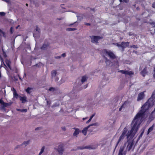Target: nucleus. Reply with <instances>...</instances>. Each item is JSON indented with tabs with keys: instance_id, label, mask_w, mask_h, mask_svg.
Masks as SVG:
<instances>
[{
	"instance_id": "f257e3e1",
	"label": "nucleus",
	"mask_w": 155,
	"mask_h": 155,
	"mask_svg": "<svg viewBox=\"0 0 155 155\" xmlns=\"http://www.w3.org/2000/svg\"><path fill=\"white\" fill-rule=\"evenodd\" d=\"M155 101V90L153 93L151 97L143 105L140 110L134 117L132 122V129L128 131L126 136L127 139H131L134 136L142 122L148 115V110L151 106L150 101Z\"/></svg>"
},
{
	"instance_id": "f03ea898",
	"label": "nucleus",
	"mask_w": 155,
	"mask_h": 155,
	"mask_svg": "<svg viewBox=\"0 0 155 155\" xmlns=\"http://www.w3.org/2000/svg\"><path fill=\"white\" fill-rule=\"evenodd\" d=\"M55 149L58 152L59 155H62L64 150V144L62 143L59 144Z\"/></svg>"
},
{
	"instance_id": "7ed1b4c3",
	"label": "nucleus",
	"mask_w": 155,
	"mask_h": 155,
	"mask_svg": "<svg viewBox=\"0 0 155 155\" xmlns=\"http://www.w3.org/2000/svg\"><path fill=\"white\" fill-rule=\"evenodd\" d=\"M103 52L105 55H108L111 59H114L116 58L115 55L110 51H107L105 49L103 51Z\"/></svg>"
},
{
	"instance_id": "20e7f679",
	"label": "nucleus",
	"mask_w": 155,
	"mask_h": 155,
	"mask_svg": "<svg viewBox=\"0 0 155 155\" xmlns=\"http://www.w3.org/2000/svg\"><path fill=\"white\" fill-rule=\"evenodd\" d=\"M127 130L126 127H125L124 128L123 132L121 135L120 137L119 138L118 141V142L117 144V145L121 141H122L124 139L125 136V134L127 131Z\"/></svg>"
},
{
	"instance_id": "39448f33",
	"label": "nucleus",
	"mask_w": 155,
	"mask_h": 155,
	"mask_svg": "<svg viewBox=\"0 0 155 155\" xmlns=\"http://www.w3.org/2000/svg\"><path fill=\"white\" fill-rule=\"evenodd\" d=\"M40 29L38 28L37 26H36V28L35 29L33 32V36L35 38H38L40 36Z\"/></svg>"
},
{
	"instance_id": "423d86ee",
	"label": "nucleus",
	"mask_w": 155,
	"mask_h": 155,
	"mask_svg": "<svg viewBox=\"0 0 155 155\" xmlns=\"http://www.w3.org/2000/svg\"><path fill=\"white\" fill-rule=\"evenodd\" d=\"M125 144H124L123 146L120 147L119 150L118 155H125L126 154V152L127 151L126 150L124 151Z\"/></svg>"
},
{
	"instance_id": "0eeeda50",
	"label": "nucleus",
	"mask_w": 155,
	"mask_h": 155,
	"mask_svg": "<svg viewBox=\"0 0 155 155\" xmlns=\"http://www.w3.org/2000/svg\"><path fill=\"white\" fill-rule=\"evenodd\" d=\"M127 143V145L126 149V151H129L132 148L133 146V143L128 141L127 143H125V145Z\"/></svg>"
},
{
	"instance_id": "6e6552de",
	"label": "nucleus",
	"mask_w": 155,
	"mask_h": 155,
	"mask_svg": "<svg viewBox=\"0 0 155 155\" xmlns=\"http://www.w3.org/2000/svg\"><path fill=\"white\" fill-rule=\"evenodd\" d=\"M144 92H141L138 94L137 99L138 101H139L143 99L144 96Z\"/></svg>"
},
{
	"instance_id": "1a4fd4ad",
	"label": "nucleus",
	"mask_w": 155,
	"mask_h": 155,
	"mask_svg": "<svg viewBox=\"0 0 155 155\" xmlns=\"http://www.w3.org/2000/svg\"><path fill=\"white\" fill-rule=\"evenodd\" d=\"M155 117V108L154 110L151 113L150 115L149 119L152 120Z\"/></svg>"
},
{
	"instance_id": "9d476101",
	"label": "nucleus",
	"mask_w": 155,
	"mask_h": 155,
	"mask_svg": "<svg viewBox=\"0 0 155 155\" xmlns=\"http://www.w3.org/2000/svg\"><path fill=\"white\" fill-rule=\"evenodd\" d=\"M155 117V108L154 110L151 113L150 115L149 119L152 120Z\"/></svg>"
},
{
	"instance_id": "9b49d317",
	"label": "nucleus",
	"mask_w": 155,
	"mask_h": 155,
	"mask_svg": "<svg viewBox=\"0 0 155 155\" xmlns=\"http://www.w3.org/2000/svg\"><path fill=\"white\" fill-rule=\"evenodd\" d=\"M129 45V43L128 42H122L121 44V47L124 49L126 47H128Z\"/></svg>"
},
{
	"instance_id": "f8f14e48",
	"label": "nucleus",
	"mask_w": 155,
	"mask_h": 155,
	"mask_svg": "<svg viewBox=\"0 0 155 155\" xmlns=\"http://www.w3.org/2000/svg\"><path fill=\"white\" fill-rule=\"evenodd\" d=\"M12 102H10L8 103H5L2 107V109H4L5 107H8L11 105L12 104Z\"/></svg>"
},
{
	"instance_id": "ddd939ff",
	"label": "nucleus",
	"mask_w": 155,
	"mask_h": 155,
	"mask_svg": "<svg viewBox=\"0 0 155 155\" xmlns=\"http://www.w3.org/2000/svg\"><path fill=\"white\" fill-rule=\"evenodd\" d=\"M19 97L20 100L21 101L22 103H25L27 101V98L26 97L24 96L22 97L21 96H20Z\"/></svg>"
},
{
	"instance_id": "4468645a",
	"label": "nucleus",
	"mask_w": 155,
	"mask_h": 155,
	"mask_svg": "<svg viewBox=\"0 0 155 155\" xmlns=\"http://www.w3.org/2000/svg\"><path fill=\"white\" fill-rule=\"evenodd\" d=\"M74 129H75V130L73 134V135L74 136H77L79 133L80 131L79 129L76 128H74Z\"/></svg>"
},
{
	"instance_id": "2eb2a0df",
	"label": "nucleus",
	"mask_w": 155,
	"mask_h": 155,
	"mask_svg": "<svg viewBox=\"0 0 155 155\" xmlns=\"http://www.w3.org/2000/svg\"><path fill=\"white\" fill-rule=\"evenodd\" d=\"M33 90V88H32L28 87L25 90V91L27 93L30 94L32 91Z\"/></svg>"
},
{
	"instance_id": "dca6fc26",
	"label": "nucleus",
	"mask_w": 155,
	"mask_h": 155,
	"mask_svg": "<svg viewBox=\"0 0 155 155\" xmlns=\"http://www.w3.org/2000/svg\"><path fill=\"white\" fill-rule=\"evenodd\" d=\"M89 128L88 126L84 128L82 131V133L84 135H86L87 134V131Z\"/></svg>"
},
{
	"instance_id": "f3484780",
	"label": "nucleus",
	"mask_w": 155,
	"mask_h": 155,
	"mask_svg": "<svg viewBox=\"0 0 155 155\" xmlns=\"http://www.w3.org/2000/svg\"><path fill=\"white\" fill-rule=\"evenodd\" d=\"M57 74V72L55 70H53L51 72V76L52 78H55L56 76V75Z\"/></svg>"
},
{
	"instance_id": "a211bd4d",
	"label": "nucleus",
	"mask_w": 155,
	"mask_h": 155,
	"mask_svg": "<svg viewBox=\"0 0 155 155\" xmlns=\"http://www.w3.org/2000/svg\"><path fill=\"white\" fill-rule=\"evenodd\" d=\"M87 80V78L85 76H83L82 77L81 79V82L80 84L81 85L84 82Z\"/></svg>"
},
{
	"instance_id": "6ab92c4d",
	"label": "nucleus",
	"mask_w": 155,
	"mask_h": 155,
	"mask_svg": "<svg viewBox=\"0 0 155 155\" xmlns=\"http://www.w3.org/2000/svg\"><path fill=\"white\" fill-rule=\"evenodd\" d=\"M141 74L143 76H145L147 73V69L145 68L141 72Z\"/></svg>"
},
{
	"instance_id": "aec40b11",
	"label": "nucleus",
	"mask_w": 155,
	"mask_h": 155,
	"mask_svg": "<svg viewBox=\"0 0 155 155\" xmlns=\"http://www.w3.org/2000/svg\"><path fill=\"white\" fill-rule=\"evenodd\" d=\"M5 37V33L1 30V31H0V39L2 38V37Z\"/></svg>"
},
{
	"instance_id": "412c9836",
	"label": "nucleus",
	"mask_w": 155,
	"mask_h": 155,
	"mask_svg": "<svg viewBox=\"0 0 155 155\" xmlns=\"http://www.w3.org/2000/svg\"><path fill=\"white\" fill-rule=\"evenodd\" d=\"M126 102H125L122 105L121 107L119 109V110L120 111H121L123 108L125 107H126Z\"/></svg>"
},
{
	"instance_id": "4be33fe9",
	"label": "nucleus",
	"mask_w": 155,
	"mask_h": 155,
	"mask_svg": "<svg viewBox=\"0 0 155 155\" xmlns=\"http://www.w3.org/2000/svg\"><path fill=\"white\" fill-rule=\"evenodd\" d=\"M45 147V146H43L41 149L40 151L38 154V155H41V154L44 152Z\"/></svg>"
},
{
	"instance_id": "5701e85b",
	"label": "nucleus",
	"mask_w": 155,
	"mask_h": 155,
	"mask_svg": "<svg viewBox=\"0 0 155 155\" xmlns=\"http://www.w3.org/2000/svg\"><path fill=\"white\" fill-rule=\"evenodd\" d=\"M16 110L17 111H21L22 112H26L27 111V110L26 109H17Z\"/></svg>"
},
{
	"instance_id": "b1692460",
	"label": "nucleus",
	"mask_w": 155,
	"mask_h": 155,
	"mask_svg": "<svg viewBox=\"0 0 155 155\" xmlns=\"http://www.w3.org/2000/svg\"><path fill=\"white\" fill-rule=\"evenodd\" d=\"M48 44H44L41 47V49L42 50H45L48 47Z\"/></svg>"
},
{
	"instance_id": "393cba45",
	"label": "nucleus",
	"mask_w": 155,
	"mask_h": 155,
	"mask_svg": "<svg viewBox=\"0 0 155 155\" xmlns=\"http://www.w3.org/2000/svg\"><path fill=\"white\" fill-rule=\"evenodd\" d=\"M7 65V66L10 68V64H11V62L10 61L8 60H6L5 61Z\"/></svg>"
},
{
	"instance_id": "a878e982",
	"label": "nucleus",
	"mask_w": 155,
	"mask_h": 155,
	"mask_svg": "<svg viewBox=\"0 0 155 155\" xmlns=\"http://www.w3.org/2000/svg\"><path fill=\"white\" fill-rule=\"evenodd\" d=\"M66 30L68 31H74L77 30V29L76 28H67Z\"/></svg>"
},
{
	"instance_id": "bb28decb",
	"label": "nucleus",
	"mask_w": 155,
	"mask_h": 155,
	"mask_svg": "<svg viewBox=\"0 0 155 155\" xmlns=\"http://www.w3.org/2000/svg\"><path fill=\"white\" fill-rule=\"evenodd\" d=\"M133 74H134V73L132 71H127L126 70V71L125 74H126V75H131Z\"/></svg>"
},
{
	"instance_id": "cd10ccee",
	"label": "nucleus",
	"mask_w": 155,
	"mask_h": 155,
	"mask_svg": "<svg viewBox=\"0 0 155 155\" xmlns=\"http://www.w3.org/2000/svg\"><path fill=\"white\" fill-rule=\"evenodd\" d=\"M91 39H101V37L99 36H90Z\"/></svg>"
},
{
	"instance_id": "c85d7f7f",
	"label": "nucleus",
	"mask_w": 155,
	"mask_h": 155,
	"mask_svg": "<svg viewBox=\"0 0 155 155\" xmlns=\"http://www.w3.org/2000/svg\"><path fill=\"white\" fill-rule=\"evenodd\" d=\"M14 91L13 92L14 97L17 98L18 96V94L17 93L16 91L14 88Z\"/></svg>"
},
{
	"instance_id": "c756f323",
	"label": "nucleus",
	"mask_w": 155,
	"mask_h": 155,
	"mask_svg": "<svg viewBox=\"0 0 155 155\" xmlns=\"http://www.w3.org/2000/svg\"><path fill=\"white\" fill-rule=\"evenodd\" d=\"M99 125V124L98 123L96 122L94 124H90L88 126V127H89L90 126H98Z\"/></svg>"
},
{
	"instance_id": "7c9ffc66",
	"label": "nucleus",
	"mask_w": 155,
	"mask_h": 155,
	"mask_svg": "<svg viewBox=\"0 0 155 155\" xmlns=\"http://www.w3.org/2000/svg\"><path fill=\"white\" fill-rule=\"evenodd\" d=\"M29 140L25 141L22 143L21 145H25V146H26L29 143Z\"/></svg>"
},
{
	"instance_id": "2f4dec72",
	"label": "nucleus",
	"mask_w": 155,
	"mask_h": 155,
	"mask_svg": "<svg viewBox=\"0 0 155 155\" xmlns=\"http://www.w3.org/2000/svg\"><path fill=\"white\" fill-rule=\"evenodd\" d=\"M94 115H95V114H92L91 115V116L90 117L89 120L86 122V123L88 124L89 122H90L91 120H92V118H93V117L94 116Z\"/></svg>"
},
{
	"instance_id": "473e14b6",
	"label": "nucleus",
	"mask_w": 155,
	"mask_h": 155,
	"mask_svg": "<svg viewBox=\"0 0 155 155\" xmlns=\"http://www.w3.org/2000/svg\"><path fill=\"white\" fill-rule=\"evenodd\" d=\"M153 129V126H152V127H150L149 128V129L148 130V134H149L150 132H151V131H152Z\"/></svg>"
},
{
	"instance_id": "72a5a7b5",
	"label": "nucleus",
	"mask_w": 155,
	"mask_h": 155,
	"mask_svg": "<svg viewBox=\"0 0 155 155\" xmlns=\"http://www.w3.org/2000/svg\"><path fill=\"white\" fill-rule=\"evenodd\" d=\"M98 39H91V42L93 43H97L98 41Z\"/></svg>"
},
{
	"instance_id": "f704fd0d",
	"label": "nucleus",
	"mask_w": 155,
	"mask_h": 155,
	"mask_svg": "<svg viewBox=\"0 0 155 155\" xmlns=\"http://www.w3.org/2000/svg\"><path fill=\"white\" fill-rule=\"evenodd\" d=\"M64 82V81L63 80L61 79L59 81V82L58 83L59 84V85H60V84H62Z\"/></svg>"
},
{
	"instance_id": "c9c22d12",
	"label": "nucleus",
	"mask_w": 155,
	"mask_h": 155,
	"mask_svg": "<svg viewBox=\"0 0 155 155\" xmlns=\"http://www.w3.org/2000/svg\"><path fill=\"white\" fill-rule=\"evenodd\" d=\"M55 88H54L53 87H50L49 89V91H55Z\"/></svg>"
},
{
	"instance_id": "e433bc0d",
	"label": "nucleus",
	"mask_w": 155,
	"mask_h": 155,
	"mask_svg": "<svg viewBox=\"0 0 155 155\" xmlns=\"http://www.w3.org/2000/svg\"><path fill=\"white\" fill-rule=\"evenodd\" d=\"M87 147H78L77 148V149H81L82 150L85 148H87Z\"/></svg>"
},
{
	"instance_id": "4c0bfd02",
	"label": "nucleus",
	"mask_w": 155,
	"mask_h": 155,
	"mask_svg": "<svg viewBox=\"0 0 155 155\" xmlns=\"http://www.w3.org/2000/svg\"><path fill=\"white\" fill-rule=\"evenodd\" d=\"M4 103V102L3 100L1 99L0 100V104H1V106L2 107Z\"/></svg>"
},
{
	"instance_id": "58836bf2",
	"label": "nucleus",
	"mask_w": 155,
	"mask_h": 155,
	"mask_svg": "<svg viewBox=\"0 0 155 155\" xmlns=\"http://www.w3.org/2000/svg\"><path fill=\"white\" fill-rule=\"evenodd\" d=\"M14 32V29L12 27L10 28V33L11 34H12Z\"/></svg>"
},
{
	"instance_id": "ea45409f",
	"label": "nucleus",
	"mask_w": 155,
	"mask_h": 155,
	"mask_svg": "<svg viewBox=\"0 0 155 155\" xmlns=\"http://www.w3.org/2000/svg\"><path fill=\"white\" fill-rule=\"evenodd\" d=\"M126 71V70H120V71H119V72H121L122 74H125Z\"/></svg>"
},
{
	"instance_id": "a19ab883",
	"label": "nucleus",
	"mask_w": 155,
	"mask_h": 155,
	"mask_svg": "<svg viewBox=\"0 0 155 155\" xmlns=\"http://www.w3.org/2000/svg\"><path fill=\"white\" fill-rule=\"evenodd\" d=\"M119 1L120 2H124L126 3H127L128 2V0H119Z\"/></svg>"
},
{
	"instance_id": "79ce46f5",
	"label": "nucleus",
	"mask_w": 155,
	"mask_h": 155,
	"mask_svg": "<svg viewBox=\"0 0 155 155\" xmlns=\"http://www.w3.org/2000/svg\"><path fill=\"white\" fill-rule=\"evenodd\" d=\"M5 14V13L4 12H0V15L1 16H4Z\"/></svg>"
},
{
	"instance_id": "37998d69",
	"label": "nucleus",
	"mask_w": 155,
	"mask_h": 155,
	"mask_svg": "<svg viewBox=\"0 0 155 155\" xmlns=\"http://www.w3.org/2000/svg\"><path fill=\"white\" fill-rule=\"evenodd\" d=\"M84 24L86 25H87V26H90L91 25V24L90 23H87V22H85L84 23Z\"/></svg>"
},
{
	"instance_id": "c03bdc74",
	"label": "nucleus",
	"mask_w": 155,
	"mask_h": 155,
	"mask_svg": "<svg viewBox=\"0 0 155 155\" xmlns=\"http://www.w3.org/2000/svg\"><path fill=\"white\" fill-rule=\"evenodd\" d=\"M114 44L115 45H116L118 47H121V45H120L118 43H116V44Z\"/></svg>"
},
{
	"instance_id": "a18cd8bd",
	"label": "nucleus",
	"mask_w": 155,
	"mask_h": 155,
	"mask_svg": "<svg viewBox=\"0 0 155 155\" xmlns=\"http://www.w3.org/2000/svg\"><path fill=\"white\" fill-rule=\"evenodd\" d=\"M61 129L64 131H65L66 130V128L65 127H62Z\"/></svg>"
},
{
	"instance_id": "49530a36",
	"label": "nucleus",
	"mask_w": 155,
	"mask_h": 155,
	"mask_svg": "<svg viewBox=\"0 0 155 155\" xmlns=\"http://www.w3.org/2000/svg\"><path fill=\"white\" fill-rule=\"evenodd\" d=\"M152 7H153V8H155V2H154L152 4Z\"/></svg>"
},
{
	"instance_id": "de8ad7c7",
	"label": "nucleus",
	"mask_w": 155,
	"mask_h": 155,
	"mask_svg": "<svg viewBox=\"0 0 155 155\" xmlns=\"http://www.w3.org/2000/svg\"><path fill=\"white\" fill-rule=\"evenodd\" d=\"M66 55L65 53H63L61 54V56L63 57H64L66 56Z\"/></svg>"
},
{
	"instance_id": "09e8293b",
	"label": "nucleus",
	"mask_w": 155,
	"mask_h": 155,
	"mask_svg": "<svg viewBox=\"0 0 155 155\" xmlns=\"http://www.w3.org/2000/svg\"><path fill=\"white\" fill-rule=\"evenodd\" d=\"M130 47H131V48L132 47V48H137V46H136V45H132V46H130Z\"/></svg>"
},
{
	"instance_id": "8fccbe9b",
	"label": "nucleus",
	"mask_w": 155,
	"mask_h": 155,
	"mask_svg": "<svg viewBox=\"0 0 155 155\" xmlns=\"http://www.w3.org/2000/svg\"><path fill=\"white\" fill-rule=\"evenodd\" d=\"M61 56H58L55 57V58L56 59H59V58H61Z\"/></svg>"
},
{
	"instance_id": "3c124183",
	"label": "nucleus",
	"mask_w": 155,
	"mask_h": 155,
	"mask_svg": "<svg viewBox=\"0 0 155 155\" xmlns=\"http://www.w3.org/2000/svg\"><path fill=\"white\" fill-rule=\"evenodd\" d=\"M3 53L4 56L5 57H6V54H5V52L3 50Z\"/></svg>"
},
{
	"instance_id": "603ef678",
	"label": "nucleus",
	"mask_w": 155,
	"mask_h": 155,
	"mask_svg": "<svg viewBox=\"0 0 155 155\" xmlns=\"http://www.w3.org/2000/svg\"><path fill=\"white\" fill-rule=\"evenodd\" d=\"M143 131L141 133V134H140V137H142V135H143Z\"/></svg>"
},
{
	"instance_id": "864d4df0",
	"label": "nucleus",
	"mask_w": 155,
	"mask_h": 155,
	"mask_svg": "<svg viewBox=\"0 0 155 155\" xmlns=\"http://www.w3.org/2000/svg\"><path fill=\"white\" fill-rule=\"evenodd\" d=\"M20 147V145H18L15 148V149H16L17 148H19Z\"/></svg>"
},
{
	"instance_id": "5fc2aeb1",
	"label": "nucleus",
	"mask_w": 155,
	"mask_h": 155,
	"mask_svg": "<svg viewBox=\"0 0 155 155\" xmlns=\"http://www.w3.org/2000/svg\"><path fill=\"white\" fill-rule=\"evenodd\" d=\"M153 76L154 78L155 79V70H154V74H153Z\"/></svg>"
},
{
	"instance_id": "6e6d98bb",
	"label": "nucleus",
	"mask_w": 155,
	"mask_h": 155,
	"mask_svg": "<svg viewBox=\"0 0 155 155\" xmlns=\"http://www.w3.org/2000/svg\"><path fill=\"white\" fill-rule=\"evenodd\" d=\"M0 59L1 60V62H3V58H2V57H1V56L0 55Z\"/></svg>"
},
{
	"instance_id": "4d7b16f0",
	"label": "nucleus",
	"mask_w": 155,
	"mask_h": 155,
	"mask_svg": "<svg viewBox=\"0 0 155 155\" xmlns=\"http://www.w3.org/2000/svg\"><path fill=\"white\" fill-rule=\"evenodd\" d=\"M58 78L57 77H56L55 78V81H58Z\"/></svg>"
},
{
	"instance_id": "13d9d810",
	"label": "nucleus",
	"mask_w": 155,
	"mask_h": 155,
	"mask_svg": "<svg viewBox=\"0 0 155 155\" xmlns=\"http://www.w3.org/2000/svg\"><path fill=\"white\" fill-rule=\"evenodd\" d=\"M133 35V34H132V33H131V32H129V36H131V35Z\"/></svg>"
},
{
	"instance_id": "bf43d9fd",
	"label": "nucleus",
	"mask_w": 155,
	"mask_h": 155,
	"mask_svg": "<svg viewBox=\"0 0 155 155\" xmlns=\"http://www.w3.org/2000/svg\"><path fill=\"white\" fill-rule=\"evenodd\" d=\"M87 118V117H86L85 118H83V120H85Z\"/></svg>"
},
{
	"instance_id": "052dcab7",
	"label": "nucleus",
	"mask_w": 155,
	"mask_h": 155,
	"mask_svg": "<svg viewBox=\"0 0 155 155\" xmlns=\"http://www.w3.org/2000/svg\"><path fill=\"white\" fill-rule=\"evenodd\" d=\"M20 26V25H18L16 27V29H17Z\"/></svg>"
},
{
	"instance_id": "680f3d73",
	"label": "nucleus",
	"mask_w": 155,
	"mask_h": 155,
	"mask_svg": "<svg viewBox=\"0 0 155 155\" xmlns=\"http://www.w3.org/2000/svg\"><path fill=\"white\" fill-rule=\"evenodd\" d=\"M136 9L137 10H139L140 8L139 7H137L136 8Z\"/></svg>"
},
{
	"instance_id": "e2e57ef3",
	"label": "nucleus",
	"mask_w": 155,
	"mask_h": 155,
	"mask_svg": "<svg viewBox=\"0 0 155 155\" xmlns=\"http://www.w3.org/2000/svg\"><path fill=\"white\" fill-rule=\"evenodd\" d=\"M106 62H107H107H109V60H107L106 61Z\"/></svg>"
},
{
	"instance_id": "0e129e2a",
	"label": "nucleus",
	"mask_w": 155,
	"mask_h": 155,
	"mask_svg": "<svg viewBox=\"0 0 155 155\" xmlns=\"http://www.w3.org/2000/svg\"><path fill=\"white\" fill-rule=\"evenodd\" d=\"M62 19V18H60L59 19H58L59 20H61Z\"/></svg>"
},
{
	"instance_id": "69168bd1",
	"label": "nucleus",
	"mask_w": 155,
	"mask_h": 155,
	"mask_svg": "<svg viewBox=\"0 0 155 155\" xmlns=\"http://www.w3.org/2000/svg\"><path fill=\"white\" fill-rule=\"evenodd\" d=\"M28 4H27V3H26V6H28Z\"/></svg>"
},
{
	"instance_id": "338daca9",
	"label": "nucleus",
	"mask_w": 155,
	"mask_h": 155,
	"mask_svg": "<svg viewBox=\"0 0 155 155\" xmlns=\"http://www.w3.org/2000/svg\"><path fill=\"white\" fill-rule=\"evenodd\" d=\"M87 87V85L85 87H84V89L86 88Z\"/></svg>"
},
{
	"instance_id": "774afa93",
	"label": "nucleus",
	"mask_w": 155,
	"mask_h": 155,
	"mask_svg": "<svg viewBox=\"0 0 155 155\" xmlns=\"http://www.w3.org/2000/svg\"><path fill=\"white\" fill-rule=\"evenodd\" d=\"M38 128H37L35 129V130H37Z\"/></svg>"
}]
</instances>
